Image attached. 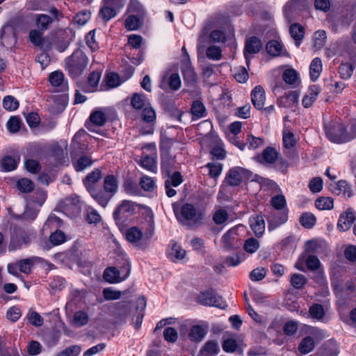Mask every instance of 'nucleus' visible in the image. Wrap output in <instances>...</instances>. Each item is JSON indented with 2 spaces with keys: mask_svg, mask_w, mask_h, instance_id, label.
<instances>
[{
  "mask_svg": "<svg viewBox=\"0 0 356 356\" xmlns=\"http://www.w3.org/2000/svg\"><path fill=\"white\" fill-rule=\"evenodd\" d=\"M175 212L178 220L191 228L201 226L205 217L204 212L197 211L194 205L189 203L181 206L180 213H177L175 210Z\"/></svg>",
  "mask_w": 356,
  "mask_h": 356,
  "instance_id": "nucleus-1",
  "label": "nucleus"
},
{
  "mask_svg": "<svg viewBox=\"0 0 356 356\" xmlns=\"http://www.w3.org/2000/svg\"><path fill=\"white\" fill-rule=\"evenodd\" d=\"M88 63L86 55L80 49H76L65 60V70L73 78L81 76L86 70Z\"/></svg>",
  "mask_w": 356,
  "mask_h": 356,
  "instance_id": "nucleus-2",
  "label": "nucleus"
},
{
  "mask_svg": "<svg viewBox=\"0 0 356 356\" xmlns=\"http://www.w3.org/2000/svg\"><path fill=\"white\" fill-rule=\"evenodd\" d=\"M252 172L242 167H234L226 175L225 183L231 186H238L243 181L251 179Z\"/></svg>",
  "mask_w": 356,
  "mask_h": 356,
  "instance_id": "nucleus-3",
  "label": "nucleus"
},
{
  "mask_svg": "<svg viewBox=\"0 0 356 356\" xmlns=\"http://www.w3.org/2000/svg\"><path fill=\"white\" fill-rule=\"evenodd\" d=\"M138 205L129 200H123L113 212V218L117 224H123L135 213Z\"/></svg>",
  "mask_w": 356,
  "mask_h": 356,
  "instance_id": "nucleus-4",
  "label": "nucleus"
},
{
  "mask_svg": "<svg viewBox=\"0 0 356 356\" xmlns=\"http://www.w3.org/2000/svg\"><path fill=\"white\" fill-rule=\"evenodd\" d=\"M36 259V257H30L10 263L7 266L8 272L17 277H22L19 273L29 275L31 273Z\"/></svg>",
  "mask_w": 356,
  "mask_h": 356,
  "instance_id": "nucleus-5",
  "label": "nucleus"
},
{
  "mask_svg": "<svg viewBox=\"0 0 356 356\" xmlns=\"http://www.w3.org/2000/svg\"><path fill=\"white\" fill-rule=\"evenodd\" d=\"M325 132L328 138L336 143H346L351 139L346 132V127L341 122L335 123L331 128L326 127Z\"/></svg>",
  "mask_w": 356,
  "mask_h": 356,
  "instance_id": "nucleus-6",
  "label": "nucleus"
},
{
  "mask_svg": "<svg viewBox=\"0 0 356 356\" xmlns=\"http://www.w3.org/2000/svg\"><path fill=\"white\" fill-rule=\"evenodd\" d=\"M261 48V41L257 37L251 36L246 38L243 54L248 66H249L250 60L252 58L251 55L259 53Z\"/></svg>",
  "mask_w": 356,
  "mask_h": 356,
  "instance_id": "nucleus-7",
  "label": "nucleus"
},
{
  "mask_svg": "<svg viewBox=\"0 0 356 356\" xmlns=\"http://www.w3.org/2000/svg\"><path fill=\"white\" fill-rule=\"evenodd\" d=\"M30 241V237L23 229L14 228L8 248L10 250H15L21 248L23 244L28 245Z\"/></svg>",
  "mask_w": 356,
  "mask_h": 356,
  "instance_id": "nucleus-8",
  "label": "nucleus"
},
{
  "mask_svg": "<svg viewBox=\"0 0 356 356\" xmlns=\"http://www.w3.org/2000/svg\"><path fill=\"white\" fill-rule=\"evenodd\" d=\"M197 302L203 305L223 307L222 298L218 296L213 289L202 292L197 296Z\"/></svg>",
  "mask_w": 356,
  "mask_h": 356,
  "instance_id": "nucleus-9",
  "label": "nucleus"
},
{
  "mask_svg": "<svg viewBox=\"0 0 356 356\" xmlns=\"http://www.w3.org/2000/svg\"><path fill=\"white\" fill-rule=\"evenodd\" d=\"M0 40L5 47H10L15 43V29L10 23L6 24L0 30Z\"/></svg>",
  "mask_w": 356,
  "mask_h": 356,
  "instance_id": "nucleus-10",
  "label": "nucleus"
},
{
  "mask_svg": "<svg viewBox=\"0 0 356 356\" xmlns=\"http://www.w3.org/2000/svg\"><path fill=\"white\" fill-rule=\"evenodd\" d=\"M30 42L35 47L41 49L49 50L51 48V43L49 40L43 36V31L33 29L30 31L29 34Z\"/></svg>",
  "mask_w": 356,
  "mask_h": 356,
  "instance_id": "nucleus-11",
  "label": "nucleus"
},
{
  "mask_svg": "<svg viewBox=\"0 0 356 356\" xmlns=\"http://www.w3.org/2000/svg\"><path fill=\"white\" fill-rule=\"evenodd\" d=\"M295 266L300 270H304L305 267L312 270V240L306 242L305 252L300 255Z\"/></svg>",
  "mask_w": 356,
  "mask_h": 356,
  "instance_id": "nucleus-12",
  "label": "nucleus"
},
{
  "mask_svg": "<svg viewBox=\"0 0 356 356\" xmlns=\"http://www.w3.org/2000/svg\"><path fill=\"white\" fill-rule=\"evenodd\" d=\"M315 281L322 289H326V282L325 278L324 270L319 259L313 256V281Z\"/></svg>",
  "mask_w": 356,
  "mask_h": 356,
  "instance_id": "nucleus-13",
  "label": "nucleus"
},
{
  "mask_svg": "<svg viewBox=\"0 0 356 356\" xmlns=\"http://www.w3.org/2000/svg\"><path fill=\"white\" fill-rule=\"evenodd\" d=\"M277 210L271 213L268 217V227L270 229H275L280 225L284 224L288 219V210L282 211Z\"/></svg>",
  "mask_w": 356,
  "mask_h": 356,
  "instance_id": "nucleus-14",
  "label": "nucleus"
},
{
  "mask_svg": "<svg viewBox=\"0 0 356 356\" xmlns=\"http://www.w3.org/2000/svg\"><path fill=\"white\" fill-rule=\"evenodd\" d=\"M181 84V79L177 73H172L169 76H164L160 83L159 87L163 90H166L168 87L170 90L175 91L180 88Z\"/></svg>",
  "mask_w": 356,
  "mask_h": 356,
  "instance_id": "nucleus-15",
  "label": "nucleus"
},
{
  "mask_svg": "<svg viewBox=\"0 0 356 356\" xmlns=\"http://www.w3.org/2000/svg\"><path fill=\"white\" fill-rule=\"evenodd\" d=\"M63 209L65 212H68L72 215H76L81 211V201L79 197L76 195H72L67 198L63 202Z\"/></svg>",
  "mask_w": 356,
  "mask_h": 356,
  "instance_id": "nucleus-16",
  "label": "nucleus"
},
{
  "mask_svg": "<svg viewBox=\"0 0 356 356\" xmlns=\"http://www.w3.org/2000/svg\"><path fill=\"white\" fill-rule=\"evenodd\" d=\"M279 153L271 147H268L257 156L258 161L264 165H273L277 160Z\"/></svg>",
  "mask_w": 356,
  "mask_h": 356,
  "instance_id": "nucleus-17",
  "label": "nucleus"
},
{
  "mask_svg": "<svg viewBox=\"0 0 356 356\" xmlns=\"http://www.w3.org/2000/svg\"><path fill=\"white\" fill-rule=\"evenodd\" d=\"M355 220V212L351 210H348L340 215L337 227L341 231H347L350 228Z\"/></svg>",
  "mask_w": 356,
  "mask_h": 356,
  "instance_id": "nucleus-18",
  "label": "nucleus"
},
{
  "mask_svg": "<svg viewBox=\"0 0 356 356\" xmlns=\"http://www.w3.org/2000/svg\"><path fill=\"white\" fill-rule=\"evenodd\" d=\"M251 99L254 106L261 110L264 108L265 102V91L261 86H257L251 92Z\"/></svg>",
  "mask_w": 356,
  "mask_h": 356,
  "instance_id": "nucleus-19",
  "label": "nucleus"
},
{
  "mask_svg": "<svg viewBox=\"0 0 356 356\" xmlns=\"http://www.w3.org/2000/svg\"><path fill=\"white\" fill-rule=\"evenodd\" d=\"M234 234H236V231L231 229L222 236V243L226 250L230 251L239 247L240 244L237 243V238L234 236Z\"/></svg>",
  "mask_w": 356,
  "mask_h": 356,
  "instance_id": "nucleus-20",
  "label": "nucleus"
},
{
  "mask_svg": "<svg viewBox=\"0 0 356 356\" xmlns=\"http://www.w3.org/2000/svg\"><path fill=\"white\" fill-rule=\"evenodd\" d=\"M131 312V304L127 301H120L115 304L114 314L120 321L124 320Z\"/></svg>",
  "mask_w": 356,
  "mask_h": 356,
  "instance_id": "nucleus-21",
  "label": "nucleus"
},
{
  "mask_svg": "<svg viewBox=\"0 0 356 356\" xmlns=\"http://www.w3.org/2000/svg\"><path fill=\"white\" fill-rule=\"evenodd\" d=\"M143 237V232L136 227L129 228L126 232L127 240L137 247L142 248L140 240Z\"/></svg>",
  "mask_w": 356,
  "mask_h": 356,
  "instance_id": "nucleus-22",
  "label": "nucleus"
},
{
  "mask_svg": "<svg viewBox=\"0 0 356 356\" xmlns=\"http://www.w3.org/2000/svg\"><path fill=\"white\" fill-rule=\"evenodd\" d=\"M127 12L142 18H145L146 16V10L138 0H130Z\"/></svg>",
  "mask_w": 356,
  "mask_h": 356,
  "instance_id": "nucleus-23",
  "label": "nucleus"
},
{
  "mask_svg": "<svg viewBox=\"0 0 356 356\" xmlns=\"http://www.w3.org/2000/svg\"><path fill=\"white\" fill-rule=\"evenodd\" d=\"M91 196L103 207H105L111 198L113 197L111 194L108 193L105 191L97 190L96 188L88 191Z\"/></svg>",
  "mask_w": 356,
  "mask_h": 356,
  "instance_id": "nucleus-24",
  "label": "nucleus"
},
{
  "mask_svg": "<svg viewBox=\"0 0 356 356\" xmlns=\"http://www.w3.org/2000/svg\"><path fill=\"white\" fill-rule=\"evenodd\" d=\"M334 193L337 195H341L350 197L353 195L351 185L345 180H340L335 184Z\"/></svg>",
  "mask_w": 356,
  "mask_h": 356,
  "instance_id": "nucleus-25",
  "label": "nucleus"
},
{
  "mask_svg": "<svg viewBox=\"0 0 356 356\" xmlns=\"http://www.w3.org/2000/svg\"><path fill=\"white\" fill-rule=\"evenodd\" d=\"M144 19L136 15H130L124 21L125 28L129 31L138 30L143 26Z\"/></svg>",
  "mask_w": 356,
  "mask_h": 356,
  "instance_id": "nucleus-26",
  "label": "nucleus"
},
{
  "mask_svg": "<svg viewBox=\"0 0 356 356\" xmlns=\"http://www.w3.org/2000/svg\"><path fill=\"white\" fill-rule=\"evenodd\" d=\"M102 172L99 169H95L92 172L89 173L85 180L84 185L88 191H92L95 188V184L101 179Z\"/></svg>",
  "mask_w": 356,
  "mask_h": 356,
  "instance_id": "nucleus-27",
  "label": "nucleus"
},
{
  "mask_svg": "<svg viewBox=\"0 0 356 356\" xmlns=\"http://www.w3.org/2000/svg\"><path fill=\"white\" fill-rule=\"evenodd\" d=\"M207 330L202 326L196 325L192 326L190 330L188 337L190 339L194 342H200L207 334Z\"/></svg>",
  "mask_w": 356,
  "mask_h": 356,
  "instance_id": "nucleus-28",
  "label": "nucleus"
},
{
  "mask_svg": "<svg viewBox=\"0 0 356 356\" xmlns=\"http://www.w3.org/2000/svg\"><path fill=\"white\" fill-rule=\"evenodd\" d=\"M191 111L193 115V120L204 118L207 115V111L204 105L199 100H195L193 102Z\"/></svg>",
  "mask_w": 356,
  "mask_h": 356,
  "instance_id": "nucleus-29",
  "label": "nucleus"
},
{
  "mask_svg": "<svg viewBox=\"0 0 356 356\" xmlns=\"http://www.w3.org/2000/svg\"><path fill=\"white\" fill-rule=\"evenodd\" d=\"M220 351L218 343L215 340H209L201 348L200 353L202 355H217Z\"/></svg>",
  "mask_w": 356,
  "mask_h": 356,
  "instance_id": "nucleus-30",
  "label": "nucleus"
},
{
  "mask_svg": "<svg viewBox=\"0 0 356 356\" xmlns=\"http://www.w3.org/2000/svg\"><path fill=\"white\" fill-rule=\"evenodd\" d=\"M118 179L114 175H108L104 178V189L106 192L111 194V196L118 191Z\"/></svg>",
  "mask_w": 356,
  "mask_h": 356,
  "instance_id": "nucleus-31",
  "label": "nucleus"
},
{
  "mask_svg": "<svg viewBox=\"0 0 356 356\" xmlns=\"http://www.w3.org/2000/svg\"><path fill=\"white\" fill-rule=\"evenodd\" d=\"M289 33L291 38L296 41V45L298 47L304 37V28L297 23L291 25Z\"/></svg>",
  "mask_w": 356,
  "mask_h": 356,
  "instance_id": "nucleus-32",
  "label": "nucleus"
},
{
  "mask_svg": "<svg viewBox=\"0 0 356 356\" xmlns=\"http://www.w3.org/2000/svg\"><path fill=\"white\" fill-rule=\"evenodd\" d=\"M282 48V44L275 40L269 41L266 46V51L273 56L284 55V52H283Z\"/></svg>",
  "mask_w": 356,
  "mask_h": 356,
  "instance_id": "nucleus-33",
  "label": "nucleus"
},
{
  "mask_svg": "<svg viewBox=\"0 0 356 356\" xmlns=\"http://www.w3.org/2000/svg\"><path fill=\"white\" fill-rule=\"evenodd\" d=\"M17 188L23 193H30L35 188L34 183L29 179L21 178L16 184Z\"/></svg>",
  "mask_w": 356,
  "mask_h": 356,
  "instance_id": "nucleus-34",
  "label": "nucleus"
},
{
  "mask_svg": "<svg viewBox=\"0 0 356 356\" xmlns=\"http://www.w3.org/2000/svg\"><path fill=\"white\" fill-rule=\"evenodd\" d=\"M104 278L110 283L120 282V271L115 267H108L104 272Z\"/></svg>",
  "mask_w": 356,
  "mask_h": 356,
  "instance_id": "nucleus-35",
  "label": "nucleus"
},
{
  "mask_svg": "<svg viewBox=\"0 0 356 356\" xmlns=\"http://www.w3.org/2000/svg\"><path fill=\"white\" fill-rule=\"evenodd\" d=\"M52 22L53 19L45 14L38 15L35 18V23L39 29L38 30L42 31L47 30Z\"/></svg>",
  "mask_w": 356,
  "mask_h": 356,
  "instance_id": "nucleus-36",
  "label": "nucleus"
},
{
  "mask_svg": "<svg viewBox=\"0 0 356 356\" xmlns=\"http://www.w3.org/2000/svg\"><path fill=\"white\" fill-rule=\"evenodd\" d=\"M19 161V156L16 157L6 156L2 159L1 165L5 171H12L16 169Z\"/></svg>",
  "mask_w": 356,
  "mask_h": 356,
  "instance_id": "nucleus-37",
  "label": "nucleus"
},
{
  "mask_svg": "<svg viewBox=\"0 0 356 356\" xmlns=\"http://www.w3.org/2000/svg\"><path fill=\"white\" fill-rule=\"evenodd\" d=\"M250 227L256 236H261L265 229V224L263 218L259 216L253 218L250 220Z\"/></svg>",
  "mask_w": 356,
  "mask_h": 356,
  "instance_id": "nucleus-38",
  "label": "nucleus"
},
{
  "mask_svg": "<svg viewBox=\"0 0 356 356\" xmlns=\"http://www.w3.org/2000/svg\"><path fill=\"white\" fill-rule=\"evenodd\" d=\"M329 251L327 243L322 238L313 239V252L319 255H326Z\"/></svg>",
  "mask_w": 356,
  "mask_h": 356,
  "instance_id": "nucleus-39",
  "label": "nucleus"
},
{
  "mask_svg": "<svg viewBox=\"0 0 356 356\" xmlns=\"http://www.w3.org/2000/svg\"><path fill=\"white\" fill-rule=\"evenodd\" d=\"M315 207L318 210H330L334 207V200L330 197H320L315 201Z\"/></svg>",
  "mask_w": 356,
  "mask_h": 356,
  "instance_id": "nucleus-40",
  "label": "nucleus"
},
{
  "mask_svg": "<svg viewBox=\"0 0 356 356\" xmlns=\"http://www.w3.org/2000/svg\"><path fill=\"white\" fill-rule=\"evenodd\" d=\"M282 79L286 83L295 86L298 80V73L294 69H286L283 72Z\"/></svg>",
  "mask_w": 356,
  "mask_h": 356,
  "instance_id": "nucleus-41",
  "label": "nucleus"
},
{
  "mask_svg": "<svg viewBox=\"0 0 356 356\" xmlns=\"http://www.w3.org/2000/svg\"><path fill=\"white\" fill-rule=\"evenodd\" d=\"M283 147L286 149L293 147L297 142L294 134L288 129H284L282 134Z\"/></svg>",
  "mask_w": 356,
  "mask_h": 356,
  "instance_id": "nucleus-42",
  "label": "nucleus"
},
{
  "mask_svg": "<svg viewBox=\"0 0 356 356\" xmlns=\"http://www.w3.org/2000/svg\"><path fill=\"white\" fill-rule=\"evenodd\" d=\"M90 120L94 125L102 127L106 122V116L105 113L101 111H95L91 113Z\"/></svg>",
  "mask_w": 356,
  "mask_h": 356,
  "instance_id": "nucleus-43",
  "label": "nucleus"
},
{
  "mask_svg": "<svg viewBox=\"0 0 356 356\" xmlns=\"http://www.w3.org/2000/svg\"><path fill=\"white\" fill-rule=\"evenodd\" d=\"M47 192L42 189H38L32 195L29 197L30 202L42 207L46 201Z\"/></svg>",
  "mask_w": 356,
  "mask_h": 356,
  "instance_id": "nucleus-44",
  "label": "nucleus"
},
{
  "mask_svg": "<svg viewBox=\"0 0 356 356\" xmlns=\"http://www.w3.org/2000/svg\"><path fill=\"white\" fill-rule=\"evenodd\" d=\"M181 71L185 81L191 83H194L196 81V74L193 69L191 67V63L189 62L186 63L185 65L182 67Z\"/></svg>",
  "mask_w": 356,
  "mask_h": 356,
  "instance_id": "nucleus-45",
  "label": "nucleus"
},
{
  "mask_svg": "<svg viewBox=\"0 0 356 356\" xmlns=\"http://www.w3.org/2000/svg\"><path fill=\"white\" fill-rule=\"evenodd\" d=\"M291 284L296 289H301L305 285L307 279L305 275L294 273L291 276Z\"/></svg>",
  "mask_w": 356,
  "mask_h": 356,
  "instance_id": "nucleus-46",
  "label": "nucleus"
},
{
  "mask_svg": "<svg viewBox=\"0 0 356 356\" xmlns=\"http://www.w3.org/2000/svg\"><path fill=\"white\" fill-rule=\"evenodd\" d=\"M325 31L323 30L317 31L313 35V46L317 49H320L325 44Z\"/></svg>",
  "mask_w": 356,
  "mask_h": 356,
  "instance_id": "nucleus-47",
  "label": "nucleus"
},
{
  "mask_svg": "<svg viewBox=\"0 0 356 356\" xmlns=\"http://www.w3.org/2000/svg\"><path fill=\"white\" fill-rule=\"evenodd\" d=\"M51 154L58 163H62L67 156V152L58 145H54L51 147Z\"/></svg>",
  "mask_w": 356,
  "mask_h": 356,
  "instance_id": "nucleus-48",
  "label": "nucleus"
},
{
  "mask_svg": "<svg viewBox=\"0 0 356 356\" xmlns=\"http://www.w3.org/2000/svg\"><path fill=\"white\" fill-rule=\"evenodd\" d=\"M67 240V236L65 234V233L60 230H56L54 232H53L50 236H49V241L54 245H58L64 242H65Z\"/></svg>",
  "mask_w": 356,
  "mask_h": 356,
  "instance_id": "nucleus-49",
  "label": "nucleus"
},
{
  "mask_svg": "<svg viewBox=\"0 0 356 356\" xmlns=\"http://www.w3.org/2000/svg\"><path fill=\"white\" fill-rule=\"evenodd\" d=\"M73 321L75 325L79 327L83 326L88 322V315L83 311H78L74 313Z\"/></svg>",
  "mask_w": 356,
  "mask_h": 356,
  "instance_id": "nucleus-50",
  "label": "nucleus"
},
{
  "mask_svg": "<svg viewBox=\"0 0 356 356\" xmlns=\"http://www.w3.org/2000/svg\"><path fill=\"white\" fill-rule=\"evenodd\" d=\"M229 218V214L225 209L216 210L213 215V220L215 224L219 225L225 223Z\"/></svg>",
  "mask_w": 356,
  "mask_h": 356,
  "instance_id": "nucleus-51",
  "label": "nucleus"
},
{
  "mask_svg": "<svg viewBox=\"0 0 356 356\" xmlns=\"http://www.w3.org/2000/svg\"><path fill=\"white\" fill-rule=\"evenodd\" d=\"M92 163V161L90 157L86 155H83L76 161L74 165L76 171H82L87 167L90 166Z\"/></svg>",
  "mask_w": 356,
  "mask_h": 356,
  "instance_id": "nucleus-52",
  "label": "nucleus"
},
{
  "mask_svg": "<svg viewBox=\"0 0 356 356\" xmlns=\"http://www.w3.org/2000/svg\"><path fill=\"white\" fill-rule=\"evenodd\" d=\"M259 246L258 240L254 238H250L245 241L243 248L248 253L252 254L259 248Z\"/></svg>",
  "mask_w": 356,
  "mask_h": 356,
  "instance_id": "nucleus-53",
  "label": "nucleus"
},
{
  "mask_svg": "<svg viewBox=\"0 0 356 356\" xmlns=\"http://www.w3.org/2000/svg\"><path fill=\"white\" fill-rule=\"evenodd\" d=\"M271 205L276 210H284L286 209V200L284 195H277L271 198Z\"/></svg>",
  "mask_w": 356,
  "mask_h": 356,
  "instance_id": "nucleus-54",
  "label": "nucleus"
},
{
  "mask_svg": "<svg viewBox=\"0 0 356 356\" xmlns=\"http://www.w3.org/2000/svg\"><path fill=\"white\" fill-rule=\"evenodd\" d=\"M3 106L8 111H15L19 106V102L14 97L8 95L3 100Z\"/></svg>",
  "mask_w": 356,
  "mask_h": 356,
  "instance_id": "nucleus-55",
  "label": "nucleus"
},
{
  "mask_svg": "<svg viewBox=\"0 0 356 356\" xmlns=\"http://www.w3.org/2000/svg\"><path fill=\"white\" fill-rule=\"evenodd\" d=\"M206 55L211 60H219L222 58L221 49L217 46H210L207 49Z\"/></svg>",
  "mask_w": 356,
  "mask_h": 356,
  "instance_id": "nucleus-56",
  "label": "nucleus"
},
{
  "mask_svg": "<svg viewBox=\"0 0 356 356\" xmlns=\"http://www.w3.org/2000/svg\"><path fill=\"white\" fill-rule=\"evenodd\" d=\"M298 3H295L289 8V9L286 8V3L284 6V13L286 19H287L289 23L292 22L296 19V15L298 14L299 10V8L298 7Z\"/></svg>",
  "mask_w": 356,
  "mask_h": 356,
  "instance_id": "nucleus-57",
  "label": "nucleus"
},
{
  "mask_svg": "<svg viewBox=\"0 0 356 356\" xmlns=\"http://www.w3.org/2000/svg\"><path fill=\"white\" fill-rule=\"evenodd\" d=\"M99 15L105 22H108L115 16L116 11L110 5L107 4L100 10Z\"/></svg>",
  "mask_w": 356,
  "mask_h": 356,
  "instance_id": "nucleus-58",
  "label": "nucleus"
},
{
  "mask_svg": "<svg viewBox=\"0 0 356 356\" xmlns=\"http://www.w3.org/2000/svg\"><path fill=\"white\" fill-rule=\"evenodd\" d=\"M27 318L31 324L36 327H40L44 323V319L41 315L34 311H30L29 312Z\"/></svg>",
  "mask_w": 356,
  "mask_h": 356,
  "instance_id": "nucleus-59",
  "label": "nucleus"
},
{
  "mask_svg": "<svg viewBox=\"0 0 356 356\" xmlns=\"http://www.w3.org/2000/svg\"><path fill=\"white\" fill-rule=\"evenodd\" d=\"M131 104L135 109H141L145 104V95L140 93H134L131 97Z\"/></svg>",
  "mask_w": 356,
  "mask_h": 356,
  "instance_id": "nucleus-60",
  "label": "nucleus"
},
{
  "mask_svg": "<svg viewBox=\"0 0 356 356\" xmlns=\"http://www.w3.org/2000/svg\"><path fill=\"white\" fill-rule=\"evenodd\" d=\"M163 337L166 341L175 343L178 339V333L174 327H168L163 331Z\"/></svg>",
  "mask_w": 356,
  "mask_h": 356,
  "instance_id": "nucleus-61",
  "label": "nucleus"
},
{
  "mask_svg": "<svg viewBox=\"0 0 356 356\" xmlns=\"http://www.w3.org/2000/svg\"><path fill=\"white\" fill-rule=\"evenodd\" d=\"M339 72L343 79H349L353 72V67L350 63H343L339 67Z\"/></svg>",
  "mask_w": 356,
  "mask_h": 356,
  "instance_id": "nucleus-62",
  "label": "nucleus"
},
{
  "mask_svg": "<svg viewBox=\"0 0 356 356\" xmlns=\"http://www.w3.org/2000/svg\"><path fill=\"white\" fill-rule=\"evenodd\" d=\"M257 181L260 183L261 186L266 190L277 191L279 188L277 184L268 178L258 177Z\"/></svg>",
  "mask_w": 356,
  "mask_h": 356,
  "instance_id": "nucleus-63",
  "label": "nucleus"
},
{
  "mask_svg": "<svg viewBox=\"0 0 356 356\" xmlns=\"http://www.w3.org/2000/svg\"><path fill=\"white\" fill-rule=\"evenodd\" d=\"M80 352L81 347L77 345H74L61 351L56 356H77Z\"/></svg>",
  "mask_w": 356,
  "mask_h": 356,
  "instance_id": "nucleus-64",
  "label": "nucleus"
}]
</instances>
